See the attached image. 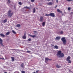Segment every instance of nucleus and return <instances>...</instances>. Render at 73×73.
<instances>
[{
  "instance_id": "412c9836",
  "label": "nucleus",
  "mask_w": 73,
  "mask_h": 73,
  "mask_svg": "<svg viewBox=\"0 0 73 73\" xmlns=\"http://www.w3.org/2000/svg\"><path fill=\"white\" fill-rule=\"evenodd\" d=\"M33 13H35L36 12V9H35V8H34L33 9Z\"/></svg>"
},
{
  "instance_id": "20e7f679",
  "label": "nucleus",
  "mask_w": 73,
  "mask_h": 73,
  "mask_svg": "<svg viewBox=\"0 0 73 73\" xmlns=\"http://www.w3.org/2000/svg\"><path fill=\"white\" fill-rule=\"evenodd\" d=\"M0 44L1 45V46L3 47L4 45H3V40H2L1 38H0Z\"/></svg>"
},
{
  "instance_id": "4468645a",
  "label": "nucleus",
  "mask_w": 73,
  "mask_h": 73,
  "mask_svg": "<svg viewBox=\"0 0 73 73\" xmlns=\"http://www.w3.org/2000/svg\"><path fill=\"white\" fill-rule=\"evenodd\" d=\"M42 26L43 27H44L45 26V22H43V23L42 24Z\"/></svg>"
},
{
  "instance_id": "7c9ffc66",
  "label": "nucleus",
  "mask_w": 73,
  "mask_h": 73,
  "mask_svg": "<svg viewBox=\"0 0 73 73\" xmlns=\"http://www.w3.org/2000/svg\"><path fill=\"white\" fill-rule=\"evenodd\" d=\"M36 32L37 33V32L36 31H34V35H36Z\"/></svg>"
},
{
  "instance_id": "ea45409f",
  "label": "nucleus",
  "mask_w": 73,
  "mask_h": 73,
  "mask_svg": "<svg viewBox=\"0 0 73 73\" xmlns=\"http://www.w3.org/2000/svg\"><path fill=\"white\" fill-rule=\"evenodd\" d=\"M69 72H71V73H73V72H72V71H71V70H69Z\"/></svg>"
},
{
  "instance_id": "b1692460",
  "label": "nucleus",
  "mask_w": 73,
  "mask_h": 73,
  "mask_svg": "<svg viewBox=\"0 0 73 73\" xmlns=\"http://www.w3.org/2000/svg\"><path fill=\"white\" fill-rule=\"evenodd\" d=\"M54 48L56 49H58V46H57V45H56L54 46Z\"/></svg>"
},
{
  "instance_id": "09e8293b",
  "label": "nucleus",
  "mask_w": 73,
  "mask_h": 73,
  "mask_svg": "<svg viewBox=\"0 0 73 73\" xmlns=\"http://www.w3.org/2000/svg\"><path fill=\"white\" fill-rule=\"evenodd\" d=\"M36 9H37V8H36Z\"/></svg>"
},
{
  "instance_id": "bb28decb",
  "label": "nucleus",
  "mask_w": 73,
  "mask_h": 73,
  "mask_svg": "<svg viewBox=\"0 0 73 73\" xmlns=\"http://www.w3.org/2000/svg\"><path fill=\"white\" fill-rule=\"evenodd\" d=\"M67 1H68L69 2H70V1H73V0H66Z\"/></svg>"
},
{
  "instance_id": "7ed1b4c3",
  "label": "nucleus",
  "mask_w": 73,
  "mask_h": 73,
  "mask_svg": "<svg viewBox=\"0 0 73 73\" xmlns=\"http://www.w3.org/2000/svg\"><path fill=\"white\" fill-rule=\"evenodd\" d=\"M61 40L62 41L63 44H64V45H65L66 43V39H65V37H62L61 38Z\"/></svg>"
},
{
  "instance_id": "f3484780",
  "label": "nucleus",
  "mask_w": 73,
  "mask_h": 73,
  "mask_svg": "<svg viewBox=\"0 0 73 73\" xmlns=\"http://www.w3.org/2000/svg\"><path fill=\"white\" fill-rule=\"evenodd\" d=\"M48 5H52V2H50L48 3Z\"/></svg>"
},
{
  "instance_id": "a211bd4d",
  "label": "nucleus",
  "mask_w": 73,
  "mask_h": 73,
  "mask_svg": "<svg viewBox=\"0 0 73 73\" xmlns=\"http://www.w3.org/2000/svg\"><path fill=\"white\" fill-rule=\"evenodd\" d=\"M9 32H8L6 33V36H8V35H9Z\"/></svg>"
},
{
  "instance_id": "cd10ccee",
  "label": "nucleus",
  "mask_w": 73,
  "mask_h": 73,
  "mask_svg": "<svg viewBox=\"0 0 73 73\" xmlns=\"http://www.w3.org/2000/svg\"><path fill=\"white\" fill-rule=\"evenodd\" d=\"M68 63H69L70 64V63H71V62H72V61H71V60H68Z\"/></svg>"
},
{
  "instance_id": "1a4fd4ad",
  "label": "nucleus",
  "mask_w": 73,
  "mask_h": 73,
  "mask_svg": "<svg viewBox=\"0 0 73 73\" xmlns=\"http://www.w3.org/2000/svg\"><path fill=\"white\" fill-rule=\"evenodd\" d=\"M57 11L59 13H62V11H60V10L59 9H57Z\"/></svg>"
},
{
  "instance_id": "f03ea898",
  "label": "nucleus",
  "mask_w": 73,
  "mask_h": 73,
  "mask_svg": "<svg viewBox=\"0 0 73 73\" xmlns=\"http://www.w3.org/2000/svg\"><path fill=\"white\" fill-rule=\"evenodd\" d=\"M13 12L10 10H9L8 11V17H12V15H13Z\"/></svg>"
},
{
  "instance_id": "a19ab883",
  "label": "nucleus",
  "mask_w": 73,
  "mask_h": 73,
  "mask_svg": "<svg viewBox=\"0 0 73 73\" xmlns=\"http://www.w3.org/2000/svg\"><path fill=\"white\" fill-rule=\"evenodd\" d=\"M39 71L38 70L36 71V73H38V71Z\"/></svg>"
},
{
  "instance_id": "a18cd8bd",
  "label": "nucleus",
  "mask_w": 73,
  "mask_h": 73,
  "mask_svg": "<svg viewBox=\"0 0 73 73\" xmlns=\"http://www.w3.org/2000/svg\"><path fill=\"white\" fill-rule=\"evenodd\" d=\"M47 1H50V0H47Z\"/></svg>"
},
{
  "instance_id": "37998d69",
  "label": "nucleus",
  "mask_w": 73,
  "mask_h": 73,
  "mask_svg": "<svg viewBox=\"0 0 73 73\" xmlns=\"http://www.w3.org/2000/svg\"><path fill=\"white\" fill-rule=\"evenodd\" d=\"M16 6H14V8H16Z\"/></svg>"
},
{
  "instance_id": "72a5a7b5",
  "label": "nucleus",
  "mask_w": 73,
  "mask_h": 73,
  "mask_svg": "<svg viewBox=\"0 0 73 73\" xmlns=\"http://www.w3.org/2000/svg\"><path fill=\"white\" fill-rule=\"evenodd\" d=\"M27 53H31V52L30 51H27Z\"/></svg>"
},
{
  "instance_id": "c9c22d12",
  "label": "nucleus",
  "mask_w": 73,
  "mask_h": 73,
  "mask_svg": "<svg viewBox=\"0 0 73 73\" xmlns=\"http://www.w3.org/2000/svg\"><path fill=\"white\" fill-rule=\"evenodd\" d=\"M28 41H31V38H29L28 39Z\"/></svg>"
},
{
  "instance_id": "f257e3e1",
  "label": "nucleus",
  "mask_w": 73,
  "mask_h": 73,
  "mask_svg": "<svg viewBox=\"0 0 73 73\" xmlns=\"http://www.w3.org/2000/svg\"><path fill=\"white\" fill-rule=\"evenodd\" d=\"M57 56L58 57H64V54L63 53H61V51L60 50L57 53Z\"/></svg>"
},
{
  "instance_id": "4be33fe9",
  "label": "nucleus",
  "mask_w": 73,
  "mask_h": 73,
  "mask_svg": "<svg viewBox=\"0 0 73 73\" xmlns=\"http://www.w3.org/2000/svg\"><path fill=\"white\" fill-rule=\"evenodd\" d=\"M16 27H21V25H20V24H17L16 26Z\"/></svg>"
},
{
  "instance_id": "79ce46f5",
  "label": "nucleus",
  "mask_w": 73,
  "mask_h": 73,
  "mask_svg": "<svg viewBox=\"0 0 73 73\" xmlns=\"http://www.w3.org/2000/svg\"><path fill=\"white\" fill-rule=\"evenodd\" d=\"M57 3H58V0H56Z\"/></svg>"
},
{
  "instance_id": "393cba45",
  "label": "nucleus",
  "mask_w": 73,
  "mask_h": 73,
  "mask_svg": "<svg viewBox=\"0 0 73 73\" xmlns=\"http://www.w3.org/2000/svg\"><path fill=\"white\" fill-rule=\"evenodd\" d=\"M12 31V32L14 33V34H16V32L14 31V30H13Z\"/></svg>"
},
{
  "instance_id": "de8ad7c7",
  "label": "nucleus",
  "mask_w": 73,
  "mask_h": 73,
  "mask_svg": "<svg viewBox=\"0 0 73 73\" xmlns=\"http://www.w3.org/2000/svg\"><path fill=\"white\" fill-rule=\"evenodd\" d=\"M71 13H73V12H71Z\"/></svg>"
},
{
  "instance_id": "2f4dec72",
  "label": "nucleus",
  "mask_w": 73,
  "mask_h": 73,
  "mask_svg": "<svg viewBox=\"0 0 73 73\" xmlns=\"http://www.w3.org/2000/svg\"><path fill=\"white\" fill-rule=\"evenodd\" d=\"M31 1L32 2V3H33V2H35V0H31Z\"/></svg>"
},
{
  "instance_id": "6ab92c4d",
  "label": "nucleus",
  "mask_w": 73,
  "mask_h": 73,
  "mask_svg": "<svg viewBox=\"0 0 73 73\" xmlns=\"http://www.w3.org/2000/svg\"><path fill=\"white\" fill-rule=\"evenodd\" d=\"M11 58L12 59V61H15V58L13 57H11Z\"/></svg>"
},
{
  "instance_id": "c85d7f7f",
  "label": "nucleus",
  "mask_w": 73,
  "mask_h": 73,
  "mask_svg": "<svg viewBox=\"0 0 73 73\" xmlns=\"http://www.w3.org/2000/svg\"><path fill=\"white\" fill-rule=\"evenodd\" d=\"M64 33V32L62 31H60V34H63Z\"/></svg>"
},
{
  "instance_id": "4c0bfd02",
  "label": "nucleus",
  "mask_w": 73,
  "mask_h": 73,
  "mask_svg": "<svg viewBox=\"0 0 73 73\" xmlns=\"http://www.w3.org/2000/svg\"><path fill=\"white\" fill-rule=\"evenodd\" d=\"M8 1L9 3H11V1H10V0H8Z\"/></svg>"
},
{
  "instance_id": "f8f14e48",
  "label": "nucleus",
  "mask_w": 73,
  "mask_h": 73,
  "mask_svg": "<svg viewBox=\"0 0 73 73\" xmlns=\"http://www.w3.org/2000/svg\"><path fill=\"white\" fill-rule=\"evenodd\" d=\"M61 38V37L60 36H57L56 38V40H60Z\"/></svg>"
},
{
  "instance_id": "0eeeda50",
  "label": "nucleus",
  "mask_w": 73,
  "mask_h": 73,
  "mask_svg": "<svg viewBox=\"0 0 73 73\" xmlns=\"http://www.w3.org/2000/svg\"><path fill=\"white\" fill-rule=\"evenodd\" d=\"M23 8L25 9H31V8L27 7V6Z\"/></svg>"
},
{
  "instance_id": "ddd939ff",
  "label": "nucleus",
  "mask_w": 73,
  "mask_h": 73,
  "mask_svg": "<svg viewBox=\"0 0 73 73\" xmlns=\"http://www.w3.org/2000/svg\"><path fill=\"white\" fill-rule=\"evenodd\" d=\"M56 68H61V66L58 64H57L56 65Z\"/></svg>"
},
{
  "instance_id": "49530a36",
  "label": "nucleus",
  "mask_w": 73,
  "mask_h": 73,
  "mask_svg": "<svg viewBox=\"0 0 73 73\" xmlns=\"http://www.w3.org/2000/svg\"><path fill=\"white\" fill-rule=\"evenodd\" d=\"M33 73H36V72H34Z\"/></svg>"
},
{
  "instance_id": "a878e982",
  "label": "nucleus",
  "mask_w": 73,
  "mask_h": 73,
  "mask_svg": "<svg viewBox=\"0 0 73 73\" xmlns=\"http://www.w3.org/2000/svg\"><path fill=\"white\" fill-rule=\"evenodd\" d=\"M50 16V14H46L45 15V16Z\"/></svg>"
},
{
  "instance_id": "c03bdc74",
  "label": "nucleus",
  "mask_w": 73,
  "mask_h": 73,
  "mask_svg": "<svg viewBox=\"0 0 73 73\" xmlns=\"http://www.w3.org/2000/svg\"><path fill=\"white\" fill-rule=\"evenodd\" d=\"M25 35H26V34H25V33L24 34V36H25Z\"/></svg>"
},
{
  "instance_id": "9b49d317",
  "label": "nucleus",
  "mask_w": 73,
  "mask_h": 73,
  "mask_svg": "<svg viewBox=\"0 0 73 73\" xmlns=\"http://www.w3.org/2000/svg\"><path fill=\"white\" fill-rule=\"evenodd\" d=\"M70 56H68L66 59V61H68V60H70Z\"/></svg>"
},
{
  "instance_id": "c756f323",
  "label": "nucleus",
  "mask_w": 73,
  "mask_h": 73,
  "mask_svg": "<svg viewBox=\"0 0 73 73\" xmlns=\"http://www.w3.org/2000/svg\"><path fill=\"white\" fill-rule=\"evenodd\" d=\"M19 4V5H21L22 4V3H21V2H19L18 3Z\"/></svg>"
},
{
  "instance_id": "e433bc0d",
  "label": "nucleus",
  "mask_w": 73,
  "mask_h": 73,
  "mask_svg": "<svg viewBox=\"0 0 73 73\" xmlns=\"http://www.w3.org/2000/svg\"><path fill=\"white\" fill-rule=\"evenodd\" d=\"M0 59H1L2 60H4V58H0Z\"/></svg>"
},
{
  "instance_id": "473e14b6",
  "label": "nucleus",
  "mask_w": 73,
  "mask_h": 73,
  "mask_svg": "<svg viewBox=\"0 0 73 73\" xmlns=\"http://www.w3.org/2000/svg\"><path fill=\"white\" fill-rule=\"evenodd\" d=\"M21 73H25V72L24 71H21Z\"/></svg>"
},
{
  "instance_id": "423d86ee",
  "label": "nucleus",
  "mask_w": 73,
  "mask_h": 73,
  "mask_svg": "<svg viewBox=\"0 0 73 73\" xmlns=\"http://www.w3.org/2000/svg\"><path fill=\"white\" fill-rule=\"evenodd\" d=\"M44 20V18L42 17H40V22H42Z\"/></svg>"
},
{
  "instance_id": "2eb2a0df",
  "label": "nucleus",
  "mask_w": 73,
  "mask_h": 73,
  "mask_svg": "<svg viewBox=\"0 0 73 73\" xmlns=\"http://www.w3.org/2000/svg\"><path fill=\"white\" fill-rule=\"evenodd\" d=\"M0 35L1 36H2V37H5V35L3 34H0Z\"/></svg>"
},
{
  "instance_id": "6e6552de",
  "label": "nucleus",
  "mask_w": 73,
  "mask_h": 73,
  "mask_svg": "<svg viewBox=\"0 0 73 73\" xmlns=\"http://www.w3.org/2000/svg\"><path fill=\"white\" fill-rule=\"evenodd\" d=\"M48 60H52V59H49V58H45V61H48Z\"/></svg>"
},
{
  "instance_id": "aec40b11",
  "label": "nucleus",
  "mask_w": 73,
  "mask_h": 73,
  "mask_svg": "<svg viewBox=\"0 0 73 73\" xmlns=\"http://www.w3.org/2000/svg\"><path fill=\"white\" fill-rule=\"evenodd\" d=\"M6 22H7V19H5L3 21V23H5Z\"/></svg>"
},
{
  "instance_id": "58836bf2",
  "label": "nucleus",
  "mask_w": 73,
  "mask_h": 73,
  "mask_svg": "<svg viewBox=\"0 0 73 73\" xmlns=\"http://www.w3.org/2000/svg\"><path fill=\"white\" fill-rule=\"evenodd\" d=\"M57 7V5H56L55 7V8H56Z\"/></svg>"
},
{
  "instance_id": "39448f33",
  "label": "nucleus",
  "mask_w": 73,
  "mask_h": 73,
  "mask_svg": "<svg viewBox=\"0 0 73 73\" xmlns=\"http://www.w3.org/2000/svg\"><path fill=\"white\" fill-rule=\"evenodd\" d=\"M50 16H51V17H55V15L54 13H51L50 14Z\"/></svg>"
},
{
  "instance_id": "dca6fc26",
  "label": "nucleus",
  "mask_w": 73,
  "mask_h": 73,
  "mask_svg": "<svg viewBox=\"0 0 73 73\" xmlns=\"http://www.w3.org/2000/svg\"><path fill=\"white\" fill-rule=\"evenodd\" d=\"M21 67H22V68H24V63H22L21 66Z\"/></svg>"
},
{
  "instance_id": "5701e85b",
  "label": "nucleus",
  "mask_w": 73,
  "mask_h": 73,
  "mask_svg": "<svg viewBox=\"0 0 73 73\" xmlns=\"http://www.w3.org/2000/svg\"><path fill=\"white\" fill-rule=\"evenodd\" d=\"M26 36H23L22 38H23V39H26Z\"/></svg>"
},
{
  "instance_id": "9d476101",
  "label": "nucleus",
  "mask_w": 73,
  "mask_h": 73,
  "mask_svg": "<svg viewBox=\"0 0 73 73\" xmlns=\"http://www.w3.org/2000/svg\"><path fill=\"white\" fill-rule=\"evenodd\" d=\"M29 36L30 37H33V38H34V37H36V35H29Z\"/></svg>"
},
{
  "instance_id": "f704fd0d",
  "label": "nucleus",
  "mask_w": 73,
  "mask_h": 73,
  "mask_svg": "<svg viewBox=\"0 0 73 73\" xmlns=\"http://www.w3.org/2000/svg\"><path fill=\"white\" fill-rule=\"evenodd\" d=\"M68 11H70V8L68 7Z\"/></svg>"
}]
</instances>
